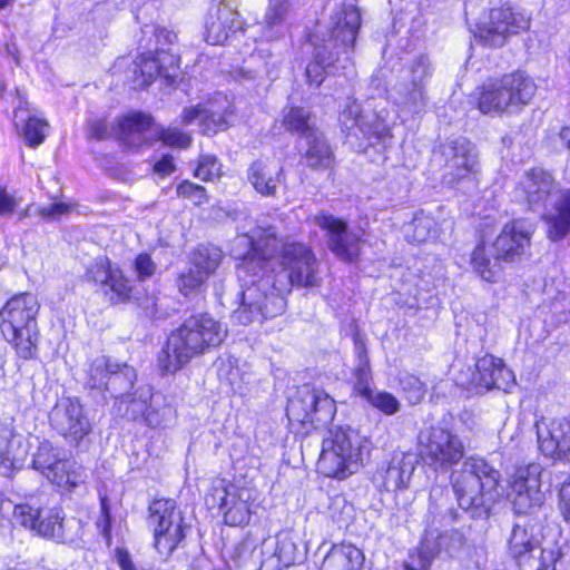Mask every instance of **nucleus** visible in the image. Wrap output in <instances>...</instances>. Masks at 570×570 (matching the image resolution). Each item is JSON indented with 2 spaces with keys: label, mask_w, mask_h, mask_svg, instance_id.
Returning <instances> with one entry per match:
<instances>
[{
  "label": "nucleus",
  "mask_w": 570,
  "mask_h": 570,
  "mask_svg": "<svg viewBox=\"0 0 570 570\" xmlns=\"http://www.w3.org/2000/svg\"><path fill=\"white\" fill-rule=\"evenodd\" d=\"M364 441L354 430L330 431L324 439L317 462L318 471L327 476L344 480L357 472L362 464Z\"/></svg>",
  "instance_id": "6"
},
{
  "label": "nucleus",
  "mask_w": 570,
  "mask_h": 570,
  "mask_svg": "<svg viewBox=\"0 0 570 570\" xmlns=\"http://www.w3.org/2000/svg\"><path fill=\"white\" fill-rule=\"evenodd\" d=\"M435 234V220L430 215L419 213L406 229V238L412 243H424Z\"/></svg>",
  "instance_id": "41"
},
{
  "label": "nucleus",
  "mask_w": 570,
  "mask_h": 570,
  "mask_svg": "<svg viewBox=\"0 0 570 570\" xmlns=\"http://www.w3.org/2000/svg\"><path fill=\"white\" fill-rule=\"evenodd\" d=\"M51 428L73 441L82 440L91 432V424L77 399L61 397L49 414Z\"/></svg>",
  "instance_id": "16"
},
{
  "label": "nucleus",
  "mask_w": 570,
  "mask_h": 570,
  "mask_svg": "<svg viewBox=\"0 0 570 570\" xmlns=\"http://www.w3.org/2000/svg\"><path fill=\"white\" fill-rule=\"evenodd\" d=\"M134 266L140 281L151 277L157 268L155 262L146 253H141L136 257Z\"/></svg>",
  "instance_id": "57"
},
{
  "label": "nucleus",
  "mask_w": 570,
  "mask_h": 570,
  "mask_svg": "<svg viewBox=\"0 0 570 570\" xmlns=\"http://www.w3.org/2000/svg\"><path fill=\"white\" fill-rule=\"evenodd\" d=\"M362 396L386 415L395 414L400 409L399 400L385 391H373L370 386H363Z\"/></svg>",
  "instance_id": "44"
},
{
  "label": "nucleus",
  "mask_w": 570,
  "mask_h": 570,
  "mask_svg": "<svg viewBox=\"0 0 570 570\" xmlns=\"http://www.w3.org/2000/svg\"><path fill=\"white\" fill-rule=\"evenodd\" d=\"M29 453V446L22 435L7 423H0V460L6 469L21 466Z\"/></svg>",
  "instance_id": "27"
},
{
  "label": "nucleus",
  "mask_w": 570,
  "mask_h": 570,
  "mask_svg": "<svg viewBox=\"0 0 570 570\" xmlns=\"http://www.w3.org/2000/svg\"><path fill=\"white\" fill-rule=\"evenodd\" d=\"M112 272L114 268L110 261L105 256H100L87 267L86 278L104 287Z\"/></svg>",
  "instance_id": "49"
},
{
  "label": "nucleus",
  "mask_w": 570,
  "mask_h": 570,
  "mask_svg": "<svg viewBox=\"0 0 570 570\" xmlns=\"http://www.w3.org/2000/svg\"><path fill=\"white\" fill-rule=\"evenodd\" d=\"M541 476L535 464H524L514 468L509 482L508 497L521 513L532 505L533 499L540 493Z\"/></svg>",
  "instance_id": "19"
},
{
  "label": "nucleus",
  "mask_w": 570,
  "mask_h": 570,
  "mask_svg": "<svg viewBox=\"0 0 570 570\" xmlns=\"http://www.w3.org/2000/svg\"><path fill=\"white\" fill-rule=\"evenodd\" d=\"M222 250L214 246H200L195 249L189 258V263L209 278L222 262Z\"/></svg>",
  "instance_id": "36"
},
{
  "label": "nucleus",
  "mask_w": 570,
  "mask_h": 570,
  "mask_svg": "<svg viewBox=\"0 0 570 570\" xmlns=\"http://www.w3.org/2000/svg\"><path fill=\"white\" fill-rule=\"evenodd\" d=\"M283 125L287 130L295 131L306 139L318 131L309 121V112L301 107H288L284 110Z\"/></svg>",
  "instance_id": "35"
},
{
  "label": "nucleus",
  "mask_w": 570,
  "mask_h": 570,
  "mask_svg": "<svg viewBox=\"0 0 570 570\" xmlns=\"http://www.w3.org/2000/svg\"><path fill=\"white\" fill-rule=\"evenodd\" d=\"M259 570H283L298 560L299 550L289 532H281L271 546L263 552Z\"/></svg>",
  "instance_id": "22"
},
{
  "label": "nucleus",
  "mask_w": 570,
  "mask_h": 570,
  "mask_svg": "<svg viewBox=\"0 0 570 570\" xmlns=\"http://www.w3.org/2000/svg\"><path fill=\"white\" fill-rule=\"evenodd\" d=\"M22 137L30 147H37L43 142L47 137L49 125L47 120L37 116H29L23 120Z\"/></svg>",
  "instance_id": "43"
},
{
  "label": "nucleus",
  "mask_w": 570,
  "mask_h": 570,
  "mask_svg": "<svg viewBox=\"0 0 570 570\" xmlns=\"http://www.w3.org/2000/svg\"><path fill=\"white\" fill-rule=\"evenodd\" d=\"M148 524L154 531V544L163 556H170L181 542L183 518L170 499L154 500L149 505Z\"/></svg>",
  "instance_id": "12"
},
{
  "label": "nucleus",
  "mask_w": 570,
  "mask_h": 570,
  "mask_svg": "<svg viewBox=\"0 0 570 570\" xmlns=\"http://www.w3.org/2000/svg\"><path fill=\"white\" fill-rule=\"evenodd\" d=\"M204 119L206 120V108H200L199 106L185 108L181 115V122L184 125L198 121L199 128H202Z\"/></svg>",
  "instance_id": "59"
},
{
  "label": "nucleus",
  "mask_w": 570,
  "mask_h": 570,
  "mask_svg": "<svg viewBox=\"0 0 570 570\" xmlns=\"http://www.w3.org/2000/svg\"><path fill=\"white\" fill-rule=\"evenodd\" d=\"M430 564V558L425 553L416 551L411 553L410 560L405 567L406 570H429Z\"/></svg>",
  "instance_id": "61"
},
{
  "label": "nucleus",
  "mask_w": 570,
  "mask_h": 570,
  "mask_svg": "<svg viewBox=\"0 0 570 570\" xmlns=\"http://www.w3.org/2000/svg\"><path fill=\"white\" fill-rule=\"evenodd\" d=\"M281 275L264 274L242 292L240 306L233 318L243 325L262 322L281 315L286 307L285 294L288 284L281 282Z\"/></svg>",
  "instance_id": "5"
},
{
  "label": "nucleus",
  "mask_w": 570,
  "mask_h": 570,
  "mask_svg": "<svg viewBox=\"0 0 570 570\" xmlns=\"http://www.w3.org/2000/svg\"><path fill=\"white\" fill-rule=\"evenodd\" d=\"M283 179V169L274 161L258 159L247 169V180L264 197H275Z\"/></svg>",
  "instance_id": "24"
},
{
  "label": "nucleus",
  "mask_w": 570,
  "mask_h": 570,
  "mask_svg": "<svg viewBox=\"0 0 570 570\" xmlns=\"http://www.w3.org/2000/svg\"><path fill=\"white\" fill-rule=\"evenodd\" d=\"M100 511L101 517L97 520L96 524L100 529L101 534L106 538L110 535V508L107 495H100Z\"/></svg>",
  "instance_id": "58"
},
{
  "label": "nucleus",
  "mask_w": 570,
  "mask_h": 570,
  "mask_svg": "<svg viewBox=\"0 0 570 570\" xmlns=\"http://www.w3.org/2000/svg\"><path fill=\"white\" fill-rule=\"evenodd\" d=\"M157 49L139 56L135 61L134 83L136 88L149 86L157 77H163L168 83H173L179 76V57L171 49L164 50L163 46L174 45L177 35L166 28H154Z\"/></svg>",
  "instance_id": "8"
},
{
  "label": "nucleus",
  "mask_w": 570,
  "mask_h": 570,
  "mask_svg": "<svg viewBox=\"0 0 570 570\" xmlns=\"http://www.w3.org/2000/svg\"><path fill=\"white\" fill-rule=\"evenodd\" d=\"M208 279L202 272H198L191 263L186 272H183L177 279L179 292L187 296L198 291Z\"/></svg>",
  "instance_id": "46"
},
{
  "label": "nucleus",
  "mask_w": 570,
  "mask_h": 570,
  "mask_svg": "<svg viewBox=\"0 0 570 570\" xmlns=\"http://www.w3.org/2000/svg\"><path fill=\"white\" fill-rule=\"evenodd\" d=\"M60 461L61 459H58L51 444L49 442H42L35 454L32 466L46 476V472L55 469L56 463Z\"/></svg>",
  "instance_id": "48"
},
{
  "label": "nucleus",
  "mask_w": 570,
  "mask_h": 570,
  "mask_svg": "<svg viewBox=\"0 0 570 570\" xmlns=\"http://www.w3.org/2000/svg\"><path fill=\"white\" fill-rule=\"evenodd\" d=\"M235 114L232 106L226 101L223 112L213 108H206V120H203L200 132L204 135L216 134L227 129L235 121Z\"/></svg>",
  "instance_id": "40"
},
{
  "label": "nucleus",
  "mask_w": 570,
  "mask_h": 570,
  "mask_svg": "<svg viewBox=\"0 0 570 570\" xmlns=\"http://www.w3.org/2000/svg\"><path fill=\"white\" fill-rule=\"evenodd\" d=\"M400 384L411 403L416 404L423 399L425 393L424 384L419 377L409 373L402 374L400 376Z\"/></svg>",
  "instance_id": "50"
},
{
  "label": "nucleus",
  "mask_w": 570,
  "mask_h": 570,
  "mask_svg": "<svg viewBox=\"0 0 570 570\" xmlns=\"http://www.w3.org/2000/svg\"><path fill=\"white\" fill-rule=\"evenodd\" d=\"M326 512L334 522L342 527L352 521L354 507L344 494L337 493L328 498Z\"/></svg>",
  "instance_id": "42"
},
{
  "label": "nucleus",
  "mask_w": 570,
  "mask_h": 570,
  "mask_svg": "<svg viewBox=\"0 0 570 570\" xmlns=\"http://www.w3.org/2000/svg\"><path fill=\"white\" fill-rule=\"evenodd\" d=\"M154 169L157 174L163 175V176L174 173V170H175L174 158L169 155L164 156L160 160H158L155 164Z\"/></svg>",
  "instance_id": "63"
},
{
  "label": "nucleus",
  "mask_w": 570,
  "mask_h": 570,
  "mask_svg": "<svg viewBox=\"0 0 570 570\" xmlns=\"http://www.w3.org/2000/svg\"><path fill=\"white\" fill-rule=\"evenodd\" d=\"M538 86L525 70L515 69L489 77L470 95L471 104L483 115L521 114L534 99Z\"/></svg>",
  "instance_id": "3"
},
{
  "label": "nucleus",
  "mask_w": 570,
  "mask_h": 570,
  "mask_svg": "<svg viewBox=\"0 0 570 570\" xmlns=\"http://www.w3.org/2000/svg\"><path fill=\"white\" fill-rule=\"evenodd\" d=\"M41 512L27 503L18 504L13 510V519L24 528L35 529Z\"/></svg>",
  "instance_id": "53"
},
{
  "label": "nucleus",
  "mask_w": 570,
  "mask_h": 570,
  "mask_svg": "<svg viewBox=\"0 0 570 570\" xmlns=\"http://www.w3.org/2000/svg\"><path fill=\"white\" fill-rule=\"evenodd\" d=\"M287 416L299 423L326 424L336 413L335 401L320 390L304 389L287 404Z\"/></svg>",
  "instance_id": "13"
},
{
  "label": "nucleus",
  "mask_w": 570,
  "mask_h": 570,
  "mask_svg": "<svg viewBox=\"0 0 570 570\" xmlns=\"http://www.w3.org/2000/svg\"><path fill=\"white\" fill-rule=\"evenodd\" d=\"M289 2L286 0H271L261 22L263 33L267 39L277 38L289 12Z\"/></svg>",
  "instance_id": "33"
},
{
  "label": "nucleus",
  "mask_w": 570,
  "mask_h": 570,
  "mask_svg": "<svg viewBox=\"0 0 570 570\" xmlns=\"http://www.w3.org/2000/svg\"><path fill=\"white\" fill-rule=\"evenodd\" d=\"M46 478L60 488L72 489L85 481L82 469L75 462L61 460L55 469L46 472Z\"/></svg>",
  "instance_id": "34"
},
{
  "label": "nucleus",
  "mask_w": 570,
  "mask_h": 570,
  "mask_svg": "<svg viewBox=\"0 0 570 570\" xmlns=\"http://www.w3.org/2000/svg\"><path fill=\"white\" fill-rule=\"evenodd\" d=\"M550 436L554 442L553 453L560 460L570 462V419L561 417L553 421Z\"/></svg>",
  "instance_id": "38"
},
{
  "label": "nucleus",
  "mask_w": 570,
  "mask_h": 570,
  "mask_svg": "<svg viewBox=\"0 0 570 570\" xmlns=\"http://www.w3.org/2000/svg\"><path fill=\"white\" fill-rule=\"evenodd\" d=\"M227 330L207 314L187 318L173 332L158 354V366L164 374L176 373L208 347L218 346Z\"/></svg>",
  "instance_id": "2"
},
{
  "label": "nucleus",
  "mask_w": 570,
  "mask_h": 570,
  "mask_svg": "<svg viewBox=\"0 0 570 570\" xmlns=\"http://www.w3.org/2000/svg\"><path fill=\"white\" fill-rule=\"evenodd\" d=\"M514 384L513 372L501 357L491 354H485L475 361L469 379V390L476 394L493 389L509 392Z\"/></svg>",
  "instance_id": "14"
},
{
  "label": "nucleus",
  "mask_w": 570,
  "mask_h": 570,
  "mask_svg": "<svg viewBox=\"0 0 570 570\" xmlns=\"http://www.w3.org/2000/svg\"><path fill=\"white\" fill-rule=\"evenodd\" d=\"M220 170L222 166L217 158L207 155L200 158L194 175L204 181H208L218 177L220 175Z\"/></svg>",
  "instance_id": "51"
},
{
  "label": "nucleus",
  "mask_w": 570,
  "mask_h": 570,
  "mask_svg": "<svg viewBox=\"0 0 570 570\" xmlns=\"http://www.w3.org/2000/svg\"><path fill=\"white\" fill-rule=\"evenodd\" d=\"M498 222L494 217L484 216L478 223L475 227V236L478 243L474 249L471 253L470 264L474 273H482L488 277H492L493 274L487 269L488 264V253L487 245L488 242L493 237L497 232Z\"/></svg>",
  "instance_id": "29"
},
{
  "label": "nucleus",
  "mask_w": 570,
  "mask_h": 570,
  "mask_svg": "<svg viewBox=\"0 0 570 570\" xmlns=\"http://www.w3.org/2000/svg\"><path fill=\"white\" fill-rule=\"evenodd\" d=\"M414 472V464L411 459L402 454L394 456L386 468L375 473V482L385 491H397L405 489Z\"/></svg>",
  "instance_id": "26"
},
{
  "label": "nucleus",
  "mask_w": 570,
  "mask_h": 570,
  "mask_svg": "<svg viewBox=\"0 0 570 570\" xmlns=\"http://www.w3.org/2000/svg\"><path fill=\"white\" fill-rule=\"evenodd\" d=\"M282 249V265L287 275L278 273L281 282L291 286L315 287L320 285L318 264L314 253L299 243L284 244L276 227L264 222L248 233L239 234L233 243L234 256L242 261L238 278L247 284V276L255 267L264 266Z\"/></svg>",
  "instance_id": "1"
},
{
  "label": "nucleus",
  "mask_w": 570,
  "mask_h": 570,
  "mask_svg": "<svg viewBox=\"0 0 570 570\" xmlns=\"http://www.w3.org/2000/svg\"><path fill=\"white\" fill-rule=\"evenodd\" d=\"M541 548L532 527L527 524L513 525L507 543V554L519 570L532 566L535 559L534 552Z\"/></svg>",
  "instance_id": "20"
},
{
  "label": "nucleus",
  "mask_w": 570,
  "mask_h": 570,
  "mask_svg": "<svg viewBox=\"0 0 570 570\" xmlns=\"http://www.w3.org/2000/svg\"><path fill=\"white\" fill-rule=\"evenodd\" d=\"M473 481L479 485V493L482 498L488 497L494 500L498 495L500 473L482 458H470L466 462Z\"/></svg>",
  "instance_id": "31"
},
{
  "label": "nucleus",
  "mask_w": 570,
  "mask_h": 570,
  "mask_svg": "<svg viewBox=\"0 0 570 570\" xmlns=\"http://www.w3.org/2000/svg\"><path fill=\"white\" fill-rule=\"evenodd\" d=\"M421 442L422 455L431 460V464L458 463L463 455L461 441L440 428H433L422 435Z\"/></svg>",
  "instance_id": "18"
},
{
  "label": "nucleus",
  "mask_w": 570,
  "mask_h": 570,
  "mask_svg": "<svg viewBox=\"0 0 570 570\" xmlns=\"http://www.w3.org/2000/svg\"><path fill=\"white\" fill-rule=\"evenodd\" d=\"M124 372L126 376L134 375V370L128 365L122 366L118 363H112L109 357L101 355L96 357L88 370V384L94 389H101L108 384L107 377L109 374L115 375L114 380L119 379L118 372Z\"/></svg>",
  "instance_id": "32"
},
{
  "label": "nucleus",
  "mask_w": 570,
  "mask_h": 570,
  "mask_svg": "<svg viewBox=\"0 0 570 570\" xmlns=\"http://www.w3.org/2000/svg\"><path fill=\"white\" fill-rule=\"evenodd\" d=\"M313 222L326 232L331 252L344 262H353L360 255L361 236L348 229L347 223L332 214L322 212Z\"/></svg>",
  "instance_id": "15"
},
{
  "label": "nucleus",
  "mask_w": 570,
  "mask_h": 570,
  "mask_svg": "<svg viewBox=\"0 0 570 570\" xmlns=\"http://www.w3.org/2000/svg\"><path fill=\"white\" fill-rule=\"evenodd\" d=\"M397 94L396 101L400 106L411 112H419L424 106L423 85L401 81L395 87Z\"/></svg>",
  "instance_id": "37"
},
{
  "label": "nucleus",
  "mask_w": 570,
  "mask_h": 570,
  "mask_svg": "<svg viewBox=\"0 0 570 570\" xmlns=\"http://www.w3.org/2000/svg\"><path fill=\"white\" fill-rule=\"evenodd\" d=\"M557 504L562 520L570 525V473L558 488Z\"/></svg>",
  "instance_id": "54"
},
{
  "label": "nucleus",
  "mask_w": 570,
  "mask_h": 570,
  "mask_svg": "<svg viewBox=\"0 0 570 570\" xmlns=\"http://www.w3.org/2000/svg\"><path fill=\"white\" fill-rule=\"evenodd\" d=\"M213 499L218 503L226 524H247L259 505V492L255 487L219 480L213 488Z\"/></svg>",
  "instance_id": "10"
},
{
  "label": "nucleus",
  "mask_w": 570,
  "mask_h": 570,
  "mask_svg": "<svg viewBox=\"0 0 570 570\" xmlns=\"http://www.w3.org/2000/svg\"><path fill=\"white\" fill-rule=\"evenodd\" d=\"M242 26L238 12L225 3H219L215 12H210L206 19L205 40L210 45H223Z\"/></svg>",
  "instance_id": "21"
},
{
  "label": "nucleus",
  "mask_w": 570,
  "mask_h": 570,
  "mask_svg": "<svg viewBox=\"0 0 570 570\" xmlns=\"http://www.w3.org/2000/svg\"><path fill=\"white\" fill-rule=\"evenodd\" d=\"M355 351L357 353L360 363L355 370V390L362 395V389L363 386H370V380H371V371H370V363L366 355L365 345L362 341L356 340L355 341Z\"/></svg>",
  "instance_id": "47"
},
{
  "label": "nucleus",
  "mask_w": 570,
  "mask_h": 570,
  "mask_svg": "<svg viewBox=\"0 0 570 570\" xmlns=\"http://www.w3.org/2000/svg\"><path fill=\"white\" fill-rule=\"evenodd\" d=\"M116 559L121 570H136L132 559L127 550L117 549Z\"/></svg>",
  "instance_id": "64"
},
{
  "label": "nucleus",
  "mask_w": 570,
  "mask_h": 570,
  "mask_svg": "<svg viewBox=\"0 0 570 570\" xmlns=\"http://www.w3.org/2000/svg\"><path fill=\"white\" fill-rule=\"evenodd\" d=\"M80 530L81 522L73 518L63 522L59 509H51L46 515H40L33 529L39 535L69 542L81 538Z\"/></svg>",
  "instance_id": "23"
},
{
  "label": "nucleus",
  "mask_w": 570,
  "mask_h": 570,
  "mask_svg": "<svg viewBox=\"0 0 570 570\" xmlns=\"http://www.w3.org/2000/svg\"><path fill=\"white\" fill-rule=\"evenodd\" d=\"M557 186L553 173L543 166H532L523 173L515 186L520 203L528 209L546 207Z\"/></svg>",
  "instance_id": "17"
},
{
  "label": "nucleus",
  "mask_w": 570,
  "mask_h": 570,
  "mask_svg": "<svg viewBox=\"0 0 570 570\" xmlns=\"http://www.w3.org/2000/svg\"><path fill=\"white\" fill-rule=\"evenodd\" d=\"M360 26L361 16L355 7H347L337 14L330 45L317 47L314 60L306 67L305 73L311 83L320 86L324 80L327 68L333 65L334 56L328 52V47L333 45V41L341 42L344 51H346L348 47L354 45Z\"/></svg>",
  "instance_id": "11"
},
{
  "label": "nucleus",
  "mask_w": 570,
  "mask_h": 570,
  "mask_svg": "<svg viewBox=\"0 0 570 570\" xmlns=\"http://www.w3.org/2000/svg\"><path fill=\"white\" fill-rule=\"evenodd\" d=\"M407 76L411 78L412 83L423 85V80L430 73V61L426 57L421 56L413 61L406 70Z\"/></svg>",
  "instance_id": "56"
},
{
  "label": "nucleus",
  "mask_w": 570,
  "mask_h": 570,
  "mask_svg": "<svg viewBox=\"0 0 570 570\" xmlns=\"http://www.w3.org/2000/svg\"><path fill=\"white\" fill-rule=\"evenodd\" d=\"M531 237L532 232L523 227L521 219L507 222L490 245L491 257L488 255L485 268L493 274L492 277L475 274L488 283H495L503 274L504 264L514 263L524 255L531 245Z\"/></svg>",
  "instance_id": "9"
},
{
  "label": "nucleus",
  "mask_w": 570,
  "mask_h": 570,
  "mask_svg": "<svg viewBox=\"0 0 570 570\" xmlns=\"http://www.w3.org/2000/svg\"><path fill=\"white\" fill-rule=\"evenodd\" d=\"M531 16L514 6L502 3L488 9L483 19L471 29L473 39L483 47L504 46L511 37L528 32Z\"/></svg>",
  "instance_id": "7"
},
{
  "label": "nucleus",
  "mask_w": 570,
  "mask_h": 570,
  "mask_svg": "<svg viewBox=\"0 0 570 570\" xmlns=\"http://www.w3.org/2000/svg\"><path fill=\"white\" fill-rule=\"evenodd\" d=\"M546 223V236L551 242H559L570 233V188L561 190L553 204V212L542 215Z\"/></svg>",
  "instance_id": "25"
},
{
  "label": "nucleus",
  "mask_w": 570,
  "mask_h": 570,
  "mask_svg": "<svg viewBox=\"0 0 570 570\" xmlns=\"http://www.w3.org/2000/svg\"><path fill=\"white\" fill-rule=\"evenodd\" d=\"M321 570H366L364 554L353 544H334L325 556Z\"/></svg>",
  "instance_id": "28"
},
{
  "label": "nucleus",
  "mask_w": 570,
  "mask_h": 570,
  "mask_svg": "<svg viewBox=\"0 0 570 570\" xmlns=\"http://www.w3.org/2000/svg\"><path fill=\"white\" fill-rule=\"evenodd\" d=\"M88 132L91 138L105 139L109 136V129L105 120L92 119L88 122Z\"/></svg>",
  "instance_id": "62"
},
{
  "label": "nucleus",
  "mask_w": 570,
  "mask_h": 570,
  "mask_svg": "<svg viewBox=\"0 0 570 570\" xmlns=\"http://www.w3.org/2000/svg\"><path fill=\"white\" fill-rule=\"evenodd\" d=\"M177 195L190 199L195 205H202L207 200L206 189L188 180L177 186Z\"/></svg>",
  "instance_id": "55"
},
{
  "label": "nucleus",
  "mask_w": 570,
  "mask_h": 570,
  "mask_svg": "<svg viewBox=\"0 0 570 570\" xmlns=\"http://www.w3.org/2000/svg\"><path fill=\"white\" fill-rule=\"evenodd\" d=\"M308 148L306 150V163L312 168H326L332 161V151L327 146L321 132L314 134L307 138Z\"/></svg>",
  "instance_id": "39"
},
{
  "label": "nucleus",
  "mask_w": 570,
  "mask_h": 570,
  "mask_svg": "<svg viewBox=\"0 0 570 570\" xmlns=\"http://www.w3.org/2000/svg\"><path fill=\"white\" fill-rule=\"evenodd\" d=\"M19 202L17 198L9 194L6 189L0 188V215L8 216L13 214Z\"/></svg>",
  "instance_id": "60"
},
{
  "label": "nucleus",
  "mask_w": 570,
  "mask_h": 570,
  "mask_svg": "<svg viewBox=\"0 0 570 570\" xmlns=\"http://www.w3.org/2000/svg\"><path fill=\"white\" fill-rule=\"evenodd\" d=\"M104 288L106 294L110 293V302L114 304L125 302L131 293L129 281L119 269H114Z\"/></svg>",
  "instance_id": "45"
},
{
  "label": "nucleus",
  "mask_w": 570,
  "mask_h": 570,
  "mask_svg": "<svg viewBox=\"0 0 570 570\" xmlns=\"http://www.w3.org/2000/svg\"><path fill=\"white\" fill-rule=\"evenodd\" d=\"M151 117L142 112H131L118 120L117 136L130 147H140L146 138L144 135L151 127Z\"/></svg>",
  "instance_id": "30"
},
{
  "label": "nucleus",
  "mask_w": 570,
  "mask_h": 570,
  "mask_svg": "<svg viewBox=\"0 0 570 570\" xmlns=\"http://www.w3.org/2000/svg\"><path fill=\"white\" fill-rule=\"evenodd\" d=\"M39 308L40 304L33 294L22 293L11 297L0 309L1 334L23 360L35 358L38 353Z\"/></svg>",
  "instance_id": "4"
},
{
  "label": "nucleus",
  "mask_w": 570,
  "mask_h": 570,
  "mask_svg": "<svg viewBox=\"0 0 570 570\" xmlns=\"http://www.w3.org/2000/svg\"><path fill=\"white\" fill-rule=\"evenodd\" d=\"M158 139L169 147L187 148L191 142L189 134L183 132L177 128H167L158 131Z\"/></svg>",
  "instance_id": "52"
}]
</instances>
